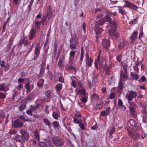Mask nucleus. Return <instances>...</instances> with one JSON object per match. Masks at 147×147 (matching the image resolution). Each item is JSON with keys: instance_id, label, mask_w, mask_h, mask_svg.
<instances>
[{"instance_id": "f257e3e1", "label": "nucleus", "mask_w": 147, "mask_h": 147, "mask_svg": "<svg viewBox=\"0 0 147 147\" xmlns=\"http://www.w3.org/2000/svg\"><path fill=\"white\" fill-rule=\"evenodd\" d=\"M127 130L129 135L135 139L138 138V136L137 132L139 127L136 122L133 119H130L127 123Z\"/></svg>"}, {"instance_id": "f03ea898", "label": "nucleus", "mask_w": 147, "mask_h": 147, "mask_svg": "<svg viewBox=\"0 0 147 147\" xmlns=\"http://www.w3.org/2000/svg\"><path fill=\"white\" fill-rule=\"evenodd\" d=\"M137 95V93L136 91L132 90H128L126 94L125 97L128 101H132L133 99Z\"/></svg>"}, {"instance_id": "7ed1b4c3", "label": "nucleus", "mask_w": 147, "mask_h": 147, "mask_svg": "<svg viewBox=\"0 0 147 147\" xmlns=\"http://www.w3.org/2000/svg\"><path fill=\"white\" fill-rule=\"evenodd\" d=\"M52 141L54 144L60 147L62 146L64 144V141L63 140L58 137L53 138Z\"/></svg>"}, {"instance_id": "20e7f679", "label": "nucleus", "mask_w": 147, "mask_h": 147, "mask_svg": "<svg viewBox=\"0 0 147 147\" xmlns=\"http://www.w3.org/2000/svg\"><path fill=\"white\" fill-rule=\"evenodd\" d=\"M42 46V45L41 44L40 42H38L36 43L34 53L35 55L34 58V60L36 59L38 57L40 53V50Z\"/></svg>"}, {"instance_id": "39448f33", "label": "nucleus", "mask_w": 147, "mask_h": 147, "mask_svg": "<svg viewBox=\"0 0 147 147\" xmlns=\"http://www.w3.org/2000/svg\"><path fill=\"white\" fill-rule=\"evenodd\" d=\"M124 1L125 2V4L123 5V7H128L134 10H136L138 8V6L136 5L130 3L128 1L124 0Z\"/></svg>"}, {"instance_id": "423d86ee", "label": "nucleus", "mask_w": 147, "mask_h": 147, "mask_svg": "<svg viewBox=\"0 0 147 147\" xmlns=\"http://www.w3.org/2000/svg\"><path fill=\"white\" fill-rule=\"evenodd\" d=\"M25 87L27 90L26 92L29 93L34 88V86L33 84H31L30 82L26 83Z\"/></svg>"}, {"instance_id": "0eeeda50", "label": "nucleus", "mask_w": 147, "mask_h": 147, "mask_svg": "<svg viewBox=\"0 0 147 147\" xmlns=\"http://www.w3.org/2000/svg\"><path fill=\"white\" fill-rule=\"evenodd\" d=\"M117 30H115V28L110 29L109 30V34L110 36H112L114 38H117L119 36V34L116 32Z\"/></svg>"}, {"instance_id": "6e6552de", "label": "nucleus", "mask_w": 147, "mask_h": 147, "mask_svg": "<svg viewBox=\"0 0 147 147\" xmlns=\"http://www.w3.org/2000/svg\"><path fill=\"white\" fill-rule=\"evenodd\" d=\"M20 131L21 134L22 138L23 137L26 140L28 139L30 136L29 134L26 131L22 129H21L20 130Z\"/></svg>"}, {"instance_id": "1a4fd4ad", "label": "nucleus", "mask_w": 147, "mask_h": 147, "mask_svg": "<svg viewBox=\"0 0 147 147\" xmlns=\"http://www.w3.org/2000/svg\"><path fill=\"white\" fill-rule=\"evenodd\" d=\"M47 16L48 19H50L51 17L53 11H52V7L51 5H49L47 7Z\"/></svg>"}, {"instance_id": "9d476101", "label": "nucleus", "mask_w": 147, "mask_h": 147, "mask_svg": "<svg viewBox=\"0 0 147 147\" xmlns=\"http://www.w3.org/2000/svg\"><path fill=\"white\" fill-rule=\"evenodd\" d=\"M23 124V123L19 119L16 120L14 121L13 126L15 127H20L22 126Z\"/></svg>"}, {"instance_id": "9b49d317", "label": "nucleus", "mask_w": 147, "mask_h": 147, "mask_svg": "<svg viewBox=\"0 0 147 147\" xmlns=\"http://www.w3.org/2000/svg\"><path fill=\"white\" fill-rule=\"evenodd\" d=\"M36 29L32 28L30 31L29 33V39L30 40L33 39L36 36Z\"/></svg>"}, {"instance_id": "f8f14e48", "label": "nucleus", "mask_w": 147, "mask_h": 147, "mask_svg": "<svg viewBox=\"0 0 147 147\" xmlns=\"http://www.w3.org/2000/svg\"><path fill=\"white\" fill-rule=\"evenodd\" d=\"M14 138L17 141L21 142L22 144L25 142V141L23 139L22 136L18 135H15L14 137Z\"/></svg>"}, {"instance_id": "ddd939ff", "label": "nucleus", "mask_w": 147, "mask_h": 147, "mask_svg": "<svg viewBox=\"0 0 147 147\" xmlns=\"http://www.w3.org/2000/svg\"><path fill=\"white\" fill-rule=\"evenodd\" d=\"M51 92L49 90L46 91L45 92V94L47 97L45 98L46 102H49L51 98Z\"/></svg>"}, {"instance_id": "4468645a", "label": "nucleus", "mask_w": 147, "mask_h": 147, "mask_svg": "<svg viewBox=\"0 0 147 147\" xmlns=\"http://www.w3.org/2000/svg\"><path fill=\"white\" fill-rule=\"evenodd\" d=\"M103 31V30L100 27H96V28L95 31L96 32L97 40H98V35L101 34Z\"/></svg>"}, {"instance_id": "2eb2a0df", "label": "nucleus", "mask_w": 147, "mask_h": 147, "mask_svg": "<svg viewBox=\"0 0 147 147\" xmlns=\"http://www.w3.org/2000/svg\"><path fill=\"white\" fill-rule=\"evenodd\" d=\"M102 45L103 47L108 49L110 45L109 41L106 39L103 40Z\"/></svg>"}, {"instance_id": "dca6fc26", "label": "nucleus", "mask_w": 147, "mask_h": 147, "mask_svg": "<svg viewBox=\"0 0 147 147\" xmlns=\"http://www.w3.org/2000/svg\"><path fill=\"white\" fill-rule=\"evenodd\" d=\"M9 90V87L4 83L0 85V90L7 92Z\"/></svg>"}, {"instance_id": "f3484780", "label": "nucleus", "mask_w": 147, "mask_h": 147, "mask_svg": "<svg viewBox=\"0 0 147 147\" xmlns=\"http://www.w3.org/2000/svg\"><path fill=\"white\" fill-rule=\"evenodd\" d=\"M65 69L67 71H70L75 68L72 65V64L70 62L67 64L65 66Z\"/></svg>"}, {"instance_id": "a211bd4d", "label": "nucleus", "mask_w": 147, "mask_h": 147, "mask_svg": "<svg viewBox=\"0 0 147 147\" xmlns=\"http://www.w3.org/2000/svg\"><path fill=\"white\" fill-rule=\"evenodd\" d=\"M109 23L110 25V26L111 27V29L115 28V30H117V24L115 21H111V22H109Z\"/></svg>"}, {"instance_id": "6ab92c4d", "label": "nucleus", "mask_w": 147, "mask_h": 147, "mask_svg": "<svg viewBox=\"0 0 147 147\" xmlns=\"http://www.w3.org/2000/svg\"><path fill=\"white\" fill-rule=\"evenodd\" d=\"M118 11L119 13L121 14L122 15L124 14L125 13V11L123 9V7L121 6H117Z\"/></svg>"}, {"instance_id": "aec40b11", "label": "nucleus", "mask_w": 147, "mask_h": 147, "mask_svg": "<svg viewBox=\"0 0 147 147\" xmlns=\"http://www.w3.org/2000/svg\"><path fill=\"white\" fill-rule=\"evenodd\" d=\"M138 35V32L136 31L134 32L132 34L131 36V42H133L136 40Z\"/></svg>"}, {"instance_id": "412c9836", "label": "nucleus", "mask_w": 147, "mask_h": 147, "mask_svg": "<svg viewBox=\"0 0 147 147\" xmlns=\"http://www.w3.org/2000/svg\"><path fill=\"white\" fill-rule=\"evenodd\" d=\"M86 66L88 67H89L92 66L93 60L90 57V59H88L87 60H86Z\"/></svg>"}, {"instance_id": "4be33fe9", "label": "nucleus", "mask_w": 147, "mask_h": 147, "mask_svg": "<svg viewBox=\"0 0 147 147\" xmlns=\"http://www.w3.org/2000/svg\"><path fill=\"white\" fill-rule=\"evenodd\" d=\"M65 59L64 57H61L60 58L59 60L58 63V66L61 68L62 67L63 65V62Z\"/></svg>"}, {"instance_id": "5701e85b", "label": "nucleus", "mask_w": 147, "mask_h": 147, "mask_svg": "<svg viewBox=\"0 0 147 147\" xmlns=\"http://www.w3.org/2000/svg\"><path fill=\"white\" fill-rule=\"evenodd\" d=\"M130 74L131 78L133 80H137L139 77V75L137 74H135L133 72H131L130 73Z\"/></svg>"}, {"instance_id": "b1692460", "label": "nucleus", "mask_w": 147, "mask_h": 147, "mask_svg": "<svg viewBox=\"0 0 147 147\" xmlns=\"http://www.w3.org/2000/svg\"><path fill=\"white\" fill-rule=\"evenodd\" d=\"M75 44H71L70 45V48L72 50H74L76 49V45L78 44V42L76 40L74 42Z\"/></svg>"}, {"instance_id": "393cba45", "label": "nucleus", "mask_w": 147, "mask_h": 147, "mask_svg": "<svg viewBox=\"0 0 147 147\" xmlns=\"http://www.w3.org/2000/svg\"><path fill=\"white\" fill-rule=\"evenodd\" d=\"M44 82V80L43 79H40L37 83L38 86L39 88L42 87Z\"/></svg>"}, {"instance_id": "a878e982", "label": "nucleus", "mask_w": 147, "mask_h": 147, "mask_svg": "<svg viewBox=\"0 0 147 147\" xmlns=\"http://www.w3.org/2000/svg\"><path fill=\"white\" fill-rule=\"evenodd\" d=\"M43 122L46 125L48 126L50 128L51 126L50 122L47 119H43Z\"/></svg>"}, {"instance_id": "bb28decb", "label": "nucleus", "mask_w": 147, "mask_h": 147, "mask_svg": "<svg viewBox=\"0 0 147 147\" xmlns=\"http://www.w3.org/2000/svg\"><path fill=\"white\" fill-rule=\"evenodd\" d=\"M52 125L54 128H59V124L58 121H55L53 122Z\"/></svg>"}, {"instance_id": "cd10ccee", "label": "nucleus", "mask_w": 147, "mask_h": 147, "mask_svg": "<svg viewBox=\"0 0 147 147\" xmlns=\"http://www.w3.org/2000/svg\"><path fill=\"white\" fill-rule=\"evenodd\" d=\"M134 108L132 107H129V111L131 115L135 116L136 115V114Z\"/></svg>"}, {"instance_id": "c85d7f7f", "label": "nucleus", "mask_w": 147, "mask_h": 147, "mask_svg": "<svg viewBox=\"0 0 147 147\" xmlns=\"http://www.w3.org/2000/svg\"><path fill=\"white\" fill-rule=\"evenodd\" d=\"M102 107V105L100 103L97 104L93 108L94 110H100Z\"/></svg>"}, {"instance_id": "c756f323", "label": "nucleus", "mask_w": 147, "mask_h": 147, "mask_svg": "<svg viewBox=\"0 0 147 147\" xmlns=\"http://www.w3.org/2000/svg\"><path fill=\"white\" fill-rule=\"evenodd\" d=\"M121 79L122 80V78L124 80H126L128 78L127 75L123 73H121L120 74Z\"/></svg>"}, {"instance_id": "7c9ffc66", "label": "nucleus", "mask_w": 147, "mask_h": 147, "mask_svg": "<svg viewBox=\"0 0 147 147\" xmlns=\"http://www.w3.org/2000/svg\"><path fill=\"white\" fill-rule=\"evenodd\" d=\"M124 83L122 82L121 79H120L119 84L118 88L120 90H122L123 89V86Z\"/></svg>"}, {"instance_id": "2f4dec72", "label": "nucleus", "mask_w": 147, "mask_h": 147, "mask_svg": "<svg viewBox=\"0 0 147 147\" xmlns=\"http://www.w3.org/2000/svg\"><path fill=\"white\" fill-rule=\"evenodd\" d=\"M125 45V42L123 41L121 42L118 45V47L119 49H121L124 47Z\"/></svg>"}, {"instance_id": "473e14b6", "label": "nucleus", "mask_w": 147, "mask_h": 147, "mask_svg": "<svg viewBox=\"0 0 147 147\" xmlns=\"http://www.w3.org/2000/svg\"><path fill=\"white\" fill-rule=\"evenodd\" d=\"M34 0H31L28 6V12H30L31 10V7Z\"/></svg>"}, {"instance_id": "72a5a7b5", "label": "nucleus", "mask_w": 147, "mask_h": 147, "mask_svg": "<svg viewBox=\"0 0 147 147\" xmlns=\"http://www.w3.org/2000/svg\"><path fill=\"white\" fill-rule=\"evenodd\" d=\"M9 42L8 43V47H9V49L10 47H11L12 43L13 42V38L12 37H11L9 40Z\"/></svg>"}, {"instance_id": "f704fd0d", "label": "nucleus", "mask_w": 147, "mask_h": 147, "mask_svg": "<svg viewBox=\"0 0 147 147\" xmlns=\"http://www.w3.org/2000/svg\"><path fill=\"white\" fill-rule=\"evenodd\" d=\"M79 93L81 92V93L84 95H86V90L84 89H80L78 90Z\"/></svg>"}, {"instance_id": "c9c22d12", "label": "nucleus", "mask_w": 147, "mask_h": 147, "mask_svg": "<svg viewBox=\"0 0 147 147\" xmlns=\"http://www.w3.org/2000/svg\"><path fill=\"white\" fill-rule=\"evenodd\" d=\"M76 52L75 51H70L69 53L70 57L69 59L70 60V57H74L76 55Z\"/></svg>"}, {"instance_id": "e433bc0d", "label": "nucleus", "mask_w": 147, "mask_h": 147, "mask_svg": "<svg viewBox=\"0 0 147 147\" xmlns=\"http://www.w3.org/2000/svg\"><path fill=\"white\" fill-rule=\"evenodd\" d=\"M34 98V96L32 94H30L28 96L27 99L29 100H32Z\"/></svg>"}, {"instance_id": "4c0bfd02", "label": "nucleus", "mask_w": 147, "mask_h": 147, "mask_svg": "<svg viewBox=\"0 0 147 147\" xmlns=\"http://www.w3.org/2000/svg\"><path fill=\"white\" fill-rule=\"evenodd\" d=\"M62 84L61 83L57 84L56 86L57 90L58 91L61 90L62 88Z\"/></svg>"}, {"instance_id": "58836bf2", "label": "nucleus", "mask_w": 147, "mask_h": 147, "mask_svg": "<svg viewBox=\"0 0 147 147\" xmlns=\"http://www.w3.org/2000/svg\"><path fill=\"white\" fill-rule=\"evenodd\" d=\"M115 130V129L114 127H113L111 128L110 130L109 131L110 136L111 135L114 133Z\"/></svg>"}, {"instance_id": "ea45409f", "label": "nucleus", "mask_w": 147, "mask_h": 147, "mask_svg": "<svg viewBox=\"0 0 147 147\" xmlns=\"http://www.w3.org/2000/svg\"><path fill=\"white\" fill-rule=\"evenodd\" d=\"M137 21V18H136L132 20L131 21H130L129 24H136Z\"/></svg>"}, {"instance_id": "a19ab883", "label": "nucleus", "mask_w": 147, "mask_h": 147, "mask_svg": "<svg viewBox=\"0 0 147 147\" xmlns=\"http://www.w3.org/2000/svg\"><path fill=\"white\" fill-rule=\"evenodd\" d=\"M26 107V105L24 104L21 105L19 107V110L20 111H22L24 110Z\"/></svg>"}, {"instance_id": "79ce46f5", "label": "nucleus", "mask_w": 147, "mask_h": 147, "mask_svg": "<svg viewBox=\"0 0 147 147\" xmlns=\"http://www.w3.org/2000/svg\"><path fill=\"white\" fill-rule=\"evenodd\" d=\"M39 145L40 147H47V145L44 142H40L39 143Z\"/></svg>"}, {"instance_id": "37998d69", "label": "nucleus", "mask_w": 147, "mask_h": 147, "mask_svg": "<svg viewBox=\"0 0 147 147\" xmlns=\"http://www.w3.org/2000/svg\"><path fill=\"white\" fill-rule=\"evenodd\" d=\"M84 51L83 50V48H82L81 49V57L80 58V60L82 62L84 58Z\"/></svg>"}, {"instance_id": "c03bdc74", "label": "nucleus", "mask_w": 147, "mask_h": 147, "mask_svg": "<svg viewBox=\"0 0 147 147\" xmlns=\"http://www.w3.org/2000/svg\"><path fill=\"white\" fill-rule=\"evenodd\" d=\"M129 107H132L135 108L136 107V104L133 102H131L129 103Z\"/></svg>"}, {"instance_id": "a18cd8bd", "label": "nucleus", "mask_w": 147, "mask_h": 147, "mask_svg": "<svg viewBox=\"0 0 147 147\" xmlns=\"http://www.w3.org/2000/svg\"><path fill=\"white\" fill-rule=\"evenodd\" d=\"M99 57V56L98 55V59L97 60L96 59L94 62V66L96 68V69H98V66L97 65V61H98V58Z\"/></svg>"}, {"instance_id": "49530a36", "label": "nucleus", "mask_w": 147, "mask_h": 147, "mask_svg": "<svg viewBox=\"0 0 147 147\" xmlns=\"http://www.w3.org/2000/svg\"><path fill=\"white\" fill-rule=\"evenodd\" d=\"M115 96V93H112L109 95V98L110 99H113Z\"/></svg>"}, {"instance_id": "de8ad7c7", "label": "nucleus", "mask_w": 147, "mask_h": 147, "mask_svg": "<svg viewBox=\"0 0 147 147\" xmlns=\"http://www.w3.org/2000/svg\"><path fill=\"white\" fill-rule=\"evenodd\" d=\"M92 98H94V99L96 100H98L99 98V96L95 94H93L92 95Z\"/></svg>"}, {"instance_id": "09e8293b", "label": "nucleus", "mask_w": 147, "mask_h": 147, "mask_svg": "<svg viewBox=\"0 0 147 147\" xmlns=\"http://www.w3.org/2000/svg\"><path fill=\"white\" fill-rule=\"evenodd\" d=\"M52 115L54 118L55 119H57L58 118V115L57 113L55 112H53L52 114Z\"/></svg>"}, {"instance_id": "8fccbe9b", "label": "nucleus", "mask_w": 147, "mask_h": 147, "mask_svg": "<svg viewBox=\"0 0 147 147\" xmlns=\"http://www.w3.org/2000/svg\"><path fill=\"white\" fill-rule=\"evenodd\" d=\"M5 62L3 61L0 60V65L1 67H5Z\"/></svg>"}, {"instance_id": "3c124183", "label": "nucleus", "mask_w": 147, "mask_h": 147, "mask_svg": "<svg viewBox=\"0 0 147 147\" xmlns=\"http://www.w3.org/2000/svg\"><path fill=\"white\" fill-rule=\"evenodd\" d=\"M101 114L102 116H107L109 114L106 112L105 111H103L101 112Z\"/></svg>"}, {"instance_id": "603ef678", "label": "nucleus", "mask_w": 147, "mask_h": 147, "mask_svg": "<svg viewBox=\"0 0 147 147\" xmlns=\"http://www.w3.org/2000/svg\"><path fill=\"white\" fill-rule=\"evenodd\" d=\"M16 131L14 129H11L9 131V133L10 135L15 134Z\"/></svg>"}, {"instance_id": "864d4df0", "label": "nucleus", "mask_w": 147, "mask_h": 147, "mask_svg": "<svg viewBox=\"0 0 147 147\" xmlns=\"http://www.w3.org/2000/svg\"><path fill=\"white\" fill-rule=\"evenodd\" d=\"M118 105L120 107H122L123 105V103L122 100L120 99H118Z\"/></svg>"}, {"instance_id": "5fc2aeb1", "label": "nucleus", "mask_w": 147, "mask_h": 147, "mask_svg": "<svg viewBox=\"0 0 147 147\" xmlns=\"http://www.w3.org/2000/svg\"><path fill=\"white\" fill-rule=\"evenodd\" d=\"M111 16L110 15H107L106 16V19L107 20V21L109 22H111V21H112L110 18Z\"/></svg>"}, {"instance_id": "6e6d98bb", "label": "nucleus", "mask_w": 147, "mask_h": 147, "mask_svg": "<svg viewBox=\"0 0 147 147\" xmlns=\"http://www.w3.org/2000/svg\"><path fill=\"white\" fill-rule=\"evenodd\" d=\"M33 111L31 109H29L26 111V113L30 115H32V114Z\"/></svg>"}, {"instance_id": "4d7b16f0", "label": "nucleus", "mask_w": 147, "mask_h": 147, "mask_svg": "<svg viewBox=\"0 0 147 147\" xmlns=\"http://www.w3.org/2000/svg\"><path fill=\"white\" fill-rule=\"evenodd\" d=\"M79 124V127L81 129L83 130H85V128L84 127V125L83 123H80Z\"/></svg>"}, {"instance_id": "13d9d810", "label": "nucleus", "mask_w": 147, "mask_h": 147, "mask_svg": "<svg viewBox=\"0 0 147 147\" xmlns=\"http://www.w3.org/2000/svg\"><path fill=\"white\" fill-rule=\"evenodd\" d=\"M45 69V68H40V70L39 73L40 75L42 76L43 75Z\"/></svg>"}, {"instance_id": "bf43d9fd", "label": "nucleus", "mask_w": 147, "mask_h": 147, "mask_svg": "<svg viewBox=\"0 0 147 147\" xmlns=\"http://www.w3.org/2000/svg\"><path fill=\"white\" fill-rule=\"evenodd\" d=\"M122 57V56L121 55H119L117 56L116 57L117 60L119 62H120Z\"/></svg>"}, {"instance_id": "052dcab7", "label": "nucleus", "mask_w": 147, "mask_h": 147, "mask_svg": "<svg viewBox=\"0 0 147 147\" xmlns=\"http://www.w3.org/2000/svg\"><path fill=\"white\" fill-rule=\"evenodd\" d=\"M6 95L2 93H0V97L1 99H4L6 97Z\"/></svg>"}, {"instance_id": "680f3d73", "label": "nucleus", "mask_w": 147, "mask_h": 147, "mask_svg": "<svg viewBox=\"0 0 147 147\" xmlns=\"http://www.w3.org/2000/svg\"><path fill=\"white\" fill-rule=\"evenodd\" d=\"M57 46L56 45H55L54 46V49L53 50V53H56L57 52Z\"/></svg>"}, {"instance_id": "e2e57ef3", "label": "nucleus", "mask_w": 147, "mask_h": 147, "mask_svg": "<svg viewBox=\"0 0 147 147\" xmlns=\"http://www.w3.org/2000/svg\"><path fill=\"white\" fill-rule=\"evenodd\" d=\"M35 25L36 28H39L40 26V23L39 22H37L35 23Z\"/></svg>"}, {"instance_id": "0e129e2a", "label": "nucleus", "mask_w": 147, "mask_h": 147, "mask_svg": "<svg viewBox=\"0 0 147 147\" xmlns=\"http://www.w3.org/2000/svg\"><path fill=\"white\" fill-rule=\"evenodd\" d=\"M142 113L144 115L143 116V117L146 116L147 115V111L145 109H144L142 111Z\"/></svg>"}, {"instance_id": "69168bd1", "label": "nucleus", "mask_w": 147, "mask_h": 147, "mask_svg": "<svg viewBox=\"0 0 147 147\" xmlns=\"http://www.w3.org/2000/svg\"><path fill=\"white\" fill-rule=\"evenodd\" d=\"M86 24L85 22H83L82 24V27L84 31L85 32L86 31Z\"/></svg>"}, {"instance_id": "338daca9", "label": "nucleus", "mask_w": 147, "mask_h": 147, "mask_svg": "<svg viewBox=\"0 0 147 147\" xmlns=\"http://www.w3.org/2000/svg\"><path fill=\"white\" fill-rule=\"evenodd\" d=\"M59 81L61 83H63L64 82V78L63 77H60L59 79Z\"/></svg>"}, {"instance_id": "774afa93", "label": "nucleus", "mask_w": 147, "mask_h": 147, "mask_svg": "<svg viewBox=\"0 0 147 147\" xmlns=\"http://www.w3.org/2000/svg\"><path fill=\"white\" fill-rule=\"evenodd\" d=\"M73 122L75 123L79 124L80 123L79 121L76 119L74 118V119Z\"/></svg>"}]
</instances>
